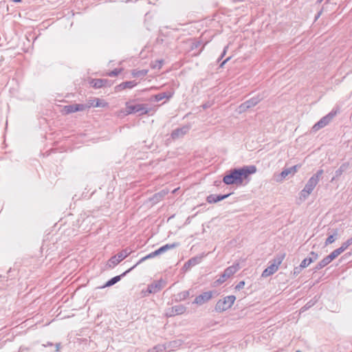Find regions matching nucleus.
Returning a JSON list of instances; mask_svg holds the SVG:
<instances>
[{
	"label": "nucleus",
	"mask_w": 352,
	"mask_h": 352,
	"mask_svg": "<svg viewBox=\"0 0 352 352\" xmlns=\"http://www.w3.org/2000/svg\"><path fill=\"white\" fill-rule=\"evenodd\" d=\"M323 174V170L320 169L317 171L316 174L312 175L307 184H305L304 188L300 192V199L301 201L306 200L308 197L311 194L315 187L319 182V180Z\"/></svg>",
	"instance_id": "nucleus-1"
},
{
	"label": "nucleus",
	"mask_w": 352,
	"mask_h": 352,
	"mask_svg": "<svg viewBox=\"0 0 352 352\" xmlns=\"http://www.w3.org/2000/svg\"><path fill=\"white\" fill-rule=\"evenodd\" d=\"M179 245V243H173L171 244H166L159 249L156 250L155 251L150 253L149 254L145 256L144 257L142 258L135 265H133L132 267L129 269V270H132L134 269L138 265L140 264L143 261H146V259L153 258L156 256H158L161 254H163L166 252V251L175 248Z\"/></svg>",
	"instance_id": "nucleus-2"
},
{
	"label": "nucleus",
	"mask_w": 352,
	"mask_h": 352,
	"mask_svg": "<svg viewBox=\"0 0 352 352\" xmlns=\"http://www.w3.org/2000/svg\"><path fill=\"white\" fill-rule=\"evenodd\" d=\"M236 297L233 295L228 296L217 301L215 305V311L223 312L229 309L234 304Z\"/></svg>",
	"instance_id": "nucleus-3"
},
{
	"label": "nucleus",
	"mask_w": 352,
	"mask_h": 352,
	"mask_svg": "<svg viewBox=\"0 0 352 352\" xmlns=\"http://www.w3.org/2000/svg\"><path fill=\"white\" fill-rule=\"evenodd\" d=\"M235 169L237 173L240 184H242L245 179H247L250 175L254 174L256 171V168L254 165L244 166L241 168Z\"/></svg>",
	"instance_id": "nucleus-4"
},
{
	"label": "nucleus",
	"mask_w": 352,
	"mask_h": 352,
	"mask_svg": "<svg viewBox=\"0 0 352 352\" xmlns=\"http://www.w3.org/2000/svg\"><path fill=\"white\" fill-rule=\"evenodd\" d=\"M240 269L239 263H236L233 264L232 265L227 267L223 272V274L220 276V277L217 280V283L218 284H222L227 279L236 273Z\"/></svg>",
	"instance_id": "nucleus-5"
},
{
	"label": "nucleus",
	"mask_w": 352,
	"mask_h": 352,
	"mask_svg": "<svg viewBox=\"0 0 352 352\" xmlns=\"http://www.w3.org/2000/svg\"><path fill=\"white\" fill-rule=\"evenodd\" d=\"M131 253V251H129L127 249L122 250L120 252L118 253L116 255L110 258L108 261L107 265L109 268H113L116 266L119 263H120L122 260L126 258Z\"/></svg>",
	"instance_id": "nucleus-6"
},
{
	"label": "nucleus",
	"mask_w": 352,
	"mask_h": 352,
	"mask_svg": "<svg viewBox=\"0 0 352 352\" xmlns=\"http://www.w3.org/2000/svg\"><path fill=\"white\" fill-rule=\"evenodd\" d=\"M284 258L283 255L277 256L272 261L269 262V266L265 268V276L272 275L275 273Z\"/></svg>",
	"instance_id": "nucleus-7"
},
{
	"label": "nucleus",
	"mask_w": 352,
	"mask_h": 352,
	"mask_svg": "<svg viewBox=\"0 0 352 352\" xmlns=\"http://www.w3.org/2000/svg\"><path fill=\"white\" fill-rule=\"evenodd\" d=\"M126 114H131L135 113H139L140 115L146 114L148 111L146 109L145 104H129V103L126 104Z\"/></svg>",
	"instance_id": "nucleus-8"
},
{
	"label": "nucleus",
	"mask_w": 352,
	"mask_h": 352,
	"mask_svg": "<svg viewBox=\"0 0 352 352\" xmlns=\"http://www.w3.org/2000/svg\"><path fill=\"white\" fill-rule=\"evenodd\" d=\"M336 111H331L327 115L322 118L318 122H316L312 127V130L314 131H317L320 129H322L327 126L330 121L334 118V116L336 115Z\"/></svg>",
	"instance_id": "nucleus-9"
},
{
	"label": "nucleus",
	"mask_w": 352,
	"mask_h": 352,
	"mask_svg": "<svg viewBox=\"0 0 352 352\" xmlns=\"http://www.w3.org/2000/svg\"><path fill=\"white\" fill-rule=\"evenodd\" d=\"M89 108H90V106H87V104H72L65 106L63 108V111L65 113L69 114L77 111H82Z\"/></svg>",
	"instance_id": "nucleus-10"
},
{
	"label": "nucleus",
	"mask_w": 352,
	"mask_h": 352,
	"mask_svg": "<svg viewBox=\"0 0 352 352\" xmlns=\"http://www.w3.org/2000/svg\"><path fill=\"white\" fill-rule=\"evenodd\" d=\"M261 100L258 98H252L241 104H240L238 107V111L239 113L245 112L246 110H248L250 108H252L256 105L258 102Z\"/></svg>",
	"instance_id": "nucleus-11"
},
{
	"label": "nucleus",
	"mask_w": 352,
	"mask_h": 352,
	"mask_svg": "<svg viewBox=\"0 0 352 352\" xmlns=\"http://www.w3.org/2000/svg\"><path fill=\"white\" fill-rule=\"evenodd\" d=\"M223 182L228 185L239 184L236 169L230 170V173L223 177Z\"/></svg>",
	"instance_id": "nucleus-12"
},
{
	"label": "nucleus",
	"mask_w": 352,
	"mask_h": 352,
	"mask_svg": "<svg viewBox=\"0 0 352 352\" xmlns=\"http://www.w3.org/2000/svg\"><path fill=\"white\" fill-rule=\"evenodd\" d=\"M212 296L213 292L212 291L204 292L195 298L193 303L201 305L208 302L212 298Z\"/></svg>",
	"instance_id": "nucleus-13"
},
{
	"label": "nucleus",
	"mask_w": 352,
	"mask_h": 352,
	"mask_svg": "<svg viewBox=\"0 0 352 352\" xmlns=\"http://www.w3.org/2000/svg\"><path fill=\"white\" fill-rule=\"evenodd\" d=\"M298 165H295L290 168H285L278 175V182H283L288 176H294L297 172Z\"/></svg>",
	"instance_id": "nucleus-14"
},
{
	"label": "nucleus",
	"mask_w": 352,
	"mask_h": 352,
	"mask_svg": "<svg viewBox=\"0 0 352 352\" xmlns=\"http://www.w3.org/2000/svg\"><path fill=\"white\" fill-rule=\"evenodd\" d=\"M166 283L162 279L154 281L148 285L147 291L150 294H155L165 287Z\"/></svg>",
	"instance_id": "nucleus-15"
},
{
	"label": "nucleus",
	"mask_w": 352,
	"mask_h": 352,
	"mask_svg": "<svg viewBox=\"0 0 352 352\" xmlns=\"http://www.w3.org/2000/svg\"><path fill=\"white\" fill-rule=\"evenodd\" d=\"M190 125H185L180 128H177L173 131L171 133V138L173 140H177L184 137L190 130Z\"/></svg>",
	"instance_id": "nucleus-16"
},
{
	"label": "nucleus",
	"mask_w": 352,
	"mask_h": 352,
	"mask_svg": "<svg viewBox=\"0 0 352 352\" xmlns=\"http://www.w3.org/2000/svg\"><path fill=\"white\" fill-rule=\"evenodd\" d=\"M186 310V308L185 306L182 305H177L169 309L166 312V316L168 317H172L176 315H180L184 314Z\"/></svg>",
	"instance_id": "nucleus-17"
},
{
	"label": "nucleus",
	"mask_w": 352,
	"mask_h": 352,
	"mask_svg": "<svg viewBox=\"0 0 352 352\" xmlns=\"http://www.w3.org/2000/svg\"><path fill=\"white\" fill-rule=\"evenodd\" d=\"M311 257H309V258H305V259H303L300 263V265H299L300 268L301 269H304L307 267H308L312 262L316 261L318 258V255L317 253L314 252H311L310 253Z\"/></svg>",
	"instance_id": "nucleus-18"
},
{
	"label": "nucleus",
	"mask_w": 352,
	"mask_h": 352,
	"mask_svg": "<svg viewBox=\"0 0 352 352\" xmlns=\"http://www.w3.org/2000/svg\"><path fill=\"white\" fill-rule=\"evenodd\" d=\"M230 194H227L224 195H210L206 197V201L209 204H214L218 201H222L225 199L226 198L228 197Z\"/></svg>",
	"instance_id": "nucleus-19"
},
{
	"label": "nucleus",
	"mask_w": 352,
	"mask_h": 352,
	"mask_svg": "<svg viewBox=\"0 0 352 352\" xmlns=\"http://www.w3.org/2000/svg\"><path fill=\"white\" fill-rule=\"evenodd\" d=\"M137 85V82L135 80L126 81L120 83V85L115 87L116 91H120L124 89H131Z\"/></svg>",
	"instance_id": "nucleus-20"
},
{
	"label": "nucleus",
	"mask_w": 352,
	"mask_h": 352,
	"mask_svg": "<svg viewBox=\"0 0 352 352\" xmlns=\"http://www.w3.org/2000/svg\"><path fill=\"white\" fill-rule=\"evenodd\" d=\"M131 270H129V269L128 270H126V272H124L122 275L120 276H114L113 278H111L109 280H108L103 286H102L100 288H105V287H111L113 285H115L116 283H117L118 281H120V278H121V276H125L126 273H128L129 272H130Z\"/></svg>",
	"instance_id": "nucleus-21"
},
{
	"label": "nucleus",
	"mask_w": 352,
	"mask_h": 352,
	"mask_svg": "<svg viewBox=\"0 0 352 352\" xmlns=\"http://www.w3.org/2000/svg\"><path fill=\"white\" fill-rule=\"evenodd\" d=\"M202 259V256H195L189 259L185 264L184 267L188 269L192 266H195L199 264Z\"/></svg>",
	"instance_id": "nucleus-22"
},
{
	"label": "nucleus",
	"mask_w": 352,
	"mask_h": 352,
	"mask_svg": "<svg viewBox=\"0 0 352 352\" xmlns=\"http://www.w3.org/2000/svg\"><path fill=\"white\" fill-rule=\"evenodd\" d=\"M108 105L107 102H104L103 100H100L99 98H96L89 103L88 106L96 107H105Z\"/></svg>",
	"instance_id": "nucleus-23"
},
{
	"label": "nucleus",
	"mask_w": 352,
	"mask_h": 352,
	"mask_svg": "<svg viewBox=\"0 0 352 352\" xmlns=\"http://www.w3.org/2000/svg\"><path fill=\"white\" fill-rule=\"evenodd\" d=\"M173 95V92H162L155 96V100L157 102L161 101L164 98L169 99Z\"/></svg>",
	"instance_id": "nucleus-24"
},
{
	"label": "nucleus",
	"mask_w": 352,
	"mask_h": 352,
	"mask_svg": "<svg viewBox=\"0 0 352 352\" xmlns=\"http://www.w3.org/2000/svg\"><path fill=\"white\" fill-rule=\"evenodd\" d=\"M107 82V80L106 79H94L91 83L93 87L98 89L105 86Z\"/></svg>",
	"instance_id": "nucleus-25"
},
{
	"label": "nucleus",
	"mask_w": 352,
	"mask_h": 352,
	"mask_svg": "<svg viewBox=\"0 0 352 352\" xmlns=\"http://www.w3.org/2000/svg\"><path fill=\"white\" fill-rule=\"evenodd\" d=\"M331 261H332L331 260V258H329V256H327L317 264L316 269L318 270H321L322 268L324 267L328 264H329Z\"/></svg>",
	"instance_id": "nucleus-26"
},
{
	"label": "nucleus",
	"mask_w": 352,
	"mask_h": 352,
	"mask_svg": "<svg viewBox=\"0 0 352 352\" xmlns=\"http://www.w3.org/2000/svg\"><path fill=\"white\" fill-rule=\"evenodd\" d=\"M346 166L345 164H342V166H340V167L336 170L335 172V176L332 178V181L334 180L336 178H338L340 177L342 173H344V171L346 170Z\"/></svg>",
	"instance_id": "nucleus-27"
},
{
	"label": "nucleus",
	"mask_w": 352,
	"mask_h": 352,
	"mask_svg": "<svg viewBox=\"0 0 352 352\" xmlns=\"http://www.w3.org/2000/svg\"><path fill=\"white\" fill-rule=\"evenodd\" d=\"M148 73V71L146 69L142 70H133L131 73L133 77H140L145 76Z\"/></svg>",
	"instance_id": "nucleus-28"
},
{
	"label": "nucleus",
	"mask_w": 352,
	"mask_h": 352,
	"mask_svg": "<svg viewBox=\"0 0 352 352\" xmlns=\"http://www.w3.org/2000/svg\"><path fill=\"white\" fill-rule=\"evenodd\" d=\"M337 236V232L336 231L333 234L330 235L325 241V245H328L329 244L333 243L336 239Z\"/></svg>",
	"instance_id": "nucleus-29"
},
{
	"label": "nucleus",
	"mask_w": 352,
	"mask_h": 352,
	"mask_svg": "<svg viewBox=\"0 0 352 352\" xmlns=\"http://www.w3.org/2000/svg\"><path fill=\"white\" fill-rule=\"evenodd\" d=\"M341 253L338 249L334 250L329 255V258H331V261L334 260L336 258H337Z\"/></svg>",
	"instance_id": "nucleus-30"
},
{
	"label": "nucleus",
	"mask_w": 352,
	"mask_h": 352,
	"mask_svg": "<svg viewBox=\"0 0 352 352\" xmlns=\"http://www.w3.org/2000/svg\"><path fill=\"white\" fill-rule=\"evenodd\" d=\"M163 60H156L155 63H152L151 67L153 69H160L162 66Z\"/></svg>",
	"instance_id": "nucleus-31"
},
{
	"label": "nucleus",
	"mask_w": 352,
	"mask_h": 352,
	"mask_svg": "<svg viewBox=\"0 0 352 352\" xmlns=\"http://www.w3.org/2000/svg\"><path fill=\"white\" fill-rule=\"evenodd\" d=\"M168 193V191L166 190H162V191H160V192L155 194L154 195V198L156 199H158L159 198H162L163 197H164L166 194Z\"/></svg>",
	"instance_id": "nucleus-32"
},
{
	"label": "nucleus",
	"mask_w": 352,
	"mask_h": 352,
	"mask_svg": "<svg viewBox=\"0 0 352 352\" xmlns=\"http://www.w3.org/2000/svg\"><path fill=\"white\" fill-rule=\"evenodd\" d=\"M349 248V245L348 244L344 241L343 242L340 247L337 248L340 252L342 254V252H344L346 250H347Z\"/></svg>",
	"instance_id": "nucleus-33"
},
{
	"label": "nucleus",
	"mask_w": 352,
	"mask_h": 352,
	"mask_svg": "<svg viewBox=\"0 0 352 352\" xmlns=\"http://www.w3.org/2000/svg\"><path fill=\"white\" fill-rule=\"evenodd\" d=\"M166 347L164 345H157L153 348V350L156 351V352H158V351H164L166 350Z\"/></svg>",
	"instance_id": "nucleus-34"
},
{
	"label": "nucleus",
	"mask_w": 352,
	"mask_h": 352,
	"mask_svg": "<svg viewBox=\"0 0 352 352\" xmlns=\"http://www.w3.org/2000/svg\"><path fill=\"white\" fill-rule=\"evenodd\" d=\"M245 285V282L243 280L242 281H240L236 286H235V289L236 290H241V289L243 288Z\"/></svg>",
	"instance_id": "nucleus-35"
},
{
	"label": "nucleus",
	"mask_w": 352,
	"mask_h": 352,
	"mask_svg": "<svg viewBox=\"0 0 352 352\" xmlns=\"http://www.w3.org/2000/svg\"><path fill=\"white\" fill-rule=\"evenodd\" d=\"M120 71L118 69H114L109 73V76H116L120 74Z\"/></svg>",
	"instance_id": "nucleus-36"
},
{
	"label": "nucleus",
	"mask_w": 352,
	"mask_h": 352,
	"mask_svg": "<svg viewBox=\"0 0 352 352\" xmlns=\"http://www.w3.org/2000/svg\"><path fill=\"white\" fill-rule=\"evenodd\" d=\"M228 48V46H226L223 49V51L220 56V58H219V61L226 55V52H227V50Z\"/></svg>",
	"instance_id": "nucleus-37"
},
{
	"label": "nucleus",
	"mask_w": 352,
	"mask_h": 352,
	"mask_svg": "<svg viewBox=\"0 0 352 352\" xmlns=\"http://www.w3.org/2000/svg\"><path fill=\"white\" fill-rule=\"evenodd\" d=\"M301 268H300V267H296L294 269V275H297L300 273V272L301 271Z\"/></svg>",
	"instance_id": "nucleus-38"
},
{
	"label": "nucleus",
	"mask_w": 352,
	"mask_h": 352,
	"mask_svg": "<svg viewBox=\"0 0 352 352\" xmlns=\"http://www.w3.org/2000/svg\"><path fill=\"white\" fill-rule=\"evenodd\" d=\"M345 242L348 244L349 247L352 245V236L348 239Z\"/></svg>",
	"instance_id": "nucleus-39"
},
{
	"label": "nucleus",
	"mask_w": 352,
	"mask_h": 352,
	"mask_svg": "<svg viewBox=\"0 0 352 352\" xmlns=\"http://www.w3.org/2000/svg\"><path fill=\"white\" fill-rule=\"evenodd\" d=\"M230 59V57L227 58L226 60H224L220 65L221 67H223L226 63H227Z\"/></svg>",
	"instance_id": "nucleus-40"
},
{
	"label": "nucleus",
	"mask_w": 352,
	"mask_h": 352,
	"mask_svg": "<svg viewBox=\"0 0 352 352\" xmlns=\"http://www.w3.org/2000/svg\"><path fill=\"white\" fill-rule=\"evenodd\" d=\"M60 344L59 343H58V344H56V351H58V350H59V349H60Z\"/></svg>",
	"instance_id": "nucleus-41"
},
{
	"label": "nucleus",
	"mask_w": 352,
	"mask_h": 352,
	"mask_svg": "<svg viewBox=\"0 0 352 352\" xmlns=\"http://www.w3.org/2000/svg\"><path fill=\"white\" fill-rule=\"evenodd\" d=\"M12 1H14V2H21L22 0H12Z\"/></svg>",
	"instance_id": "nucleus-42"
},
{
	"label": "nucleus",
	"mask_w": 352,
	"mask_h": 352,
	"mask_svg": "<svg viewBox=\"0 0 352 352\" xmlns=\"http://www.w3.org/2000/svg\"><path fill=\"white\" fill-rule=\"evenodd\" d=\"M320 13H318V14L317 15V16L316 17V19H317L319 16H320Z\"/></svg>",
	"instance_id": "nucleus-43"
},
{
	"label": "nucleus",
	"mask_w": 352,
	"mask_h": 352,
	"mask_svg": "<svg viewBox=\"0 0 352 352\" xmlns=\"http://www.w3.org/2000/svg\"><path fill=\"white\" fill-rule=\"evenodd\" d=\"M323 0H318V3H321Z\"/></svg>",
	"instance_id": "nucleus-44"
},
{
	"label": "nucleus",
	"mask_w": 352,
	"mask_h": 352,
	"mask_svg": "<svg viewBox=\"0 0 352 352\" xmlns=\"http://www.w3.org/2000/svg\"><path fill=\"white\" fill-rule=\"evenodd\" d=\"M261 276H264V271L262 272Z\"/></svg>",
	"instance_id": "nucleus-45"
},
{
	"label": "nucleus",
	"mask_w": 352,
	"mask_h": 352,
	"mask_svg": "<svg viewBox=\"0 0 352 352\" xmlns=\"http://www.w3.org/2000/svg\"><path fill=\"white\" fill-rule=\"evenodd\" d=\"M296 352H301V351L298 350V351H296Z\"/></svg>",
	"instance_id": "nucleus-46"
}]
</instances>
